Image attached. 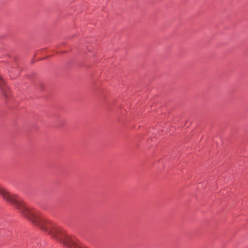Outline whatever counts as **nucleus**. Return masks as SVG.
Listing matches in <instances>:
<instances>
[{"label":"nucleus","instance_id":"nucleus-2","mask_svg":"<svg viewBox=\"0 0 248 248\" xmlns=\"http://www.w3.org/2000/svg\"><path fill=\"white\" fill-rule=\"evenodd\" d=\"M8 71L11 74H13V76H12L13 78L15 77V76H17L19 74V70L17 69V65L16 64H14V65H10L8 68Z\"/></svg>","mask_w":248,"mask_h":248},{"label":"nucleus","instance_id":"nucleus-3","mask_svg":"<svg viewBox=\"0 0 248 248\" xmlns=\"http://www.w3.org/2000/svg\"><path fill=\"white\" fill-rule=\"evenodd\" d=\"M4 83H5V82H4L3 79L2 78L1 76L0 75V88H1L2 90H3L2 87L4 85Z\"/></svg>","mask_w":248,"mask_h":248},{"label":"nucleus","instance_id":"nucleus-1","mask_svg":"<svg viewBox=\"0 0 248 248\" xmlns=\"http://www.w3.org/2000/svg\"><path fill=\"white\" fill-rule=\"evenodd\" d=\"M0 195L3 198L13 204L34 225L47 232L54 239L68 248H87L75 238L68 234L65 231L57 226L51 221L44 217L37 211L27 206L21 199L10 194L0 187Z\"/></svg>","mask_w":248,"mask_h":248}]
</instances>
